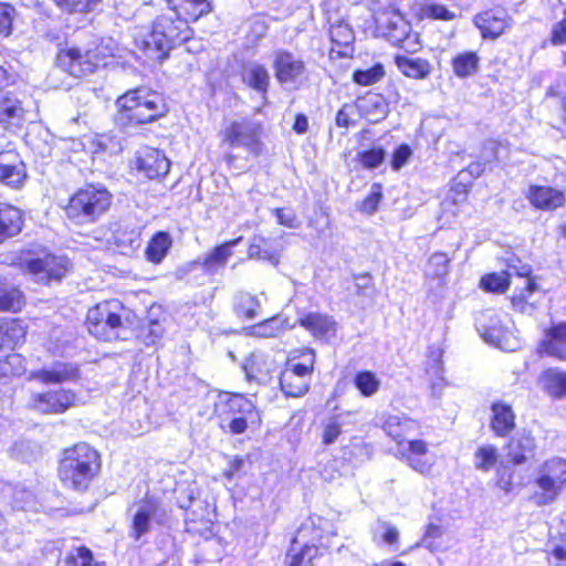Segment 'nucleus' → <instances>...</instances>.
<instances>
[{
  "label": "nucleus",
  "instance_id": "obj_39",
  "mask_svg": "<svg viewBox=\"0 0 566 566\" xmlns=\"http://www.w3.org/2000/svg\"><path fill=\"white\" fill-rule=\"evenodd\" d=\"M359 108L370 122H379L387 115V105L377 94H369L359 103Z\"/></svg>",
  "mask_w": 566,
  "mask_h": 566
},
{
  "label": "nucleus",
  "instance_id": "obj_58",
  "mask_svg": "<svg viewBox=\"0 0 566 566\" xmlns=\"http://www.w3.org/2000/svg\"><path fill=\"white\" fill-rule=\"evenodd\" d=\"M226 130V142H228L231 146L245 145L244 138L247 136V125L244 123L233 122L230 127H227Z\"/></svg>",
  "mask_w": 566,
  "mask_h": 566
},
{
  "label": "nucleus",
  "instance_id": "obj_62",
  "mask_svg": "<svg viewBox=\"0 0 566 566\" xmlns=\"http://www.w3.org/2000/svg\"><path fill=\"white\" fill-rule=\"evenodd\" d=\"M380 533L381 541L387 545H395L399 539V531L398 528L388 523V522H379L378 528L375 533V537Z\"/></svg>",
  "mask_w": 566,
  "mask_h": 566
},
{
  "label": "nucleus",
  "instance_id": "obj_3",
  "mask_svg": "<svg viewBox=\"0 0 566 566\" xmlns=\"http://www.w3.org/2000/svg\"><path fill=\"white\" fill-rule=\"evenodd\" d=\"M192 34L193 31L186 20L179 19L169 10L154 20L151 30L143 39L144 50L151 57L164 61L176 45L188 41Z\"/></svg>",
  "mask_w": 566,
  "mask_h": 566
},
{
  "label": "nucleus",
  "instance_id": "obj_31",
  "mask_svg": "<svg viewBox=\"0 0 566 566\" xmlns=\"http://www.w3.org/2000/svg\"><path fill=\"white\" fill-rule=\"evenodd\" d=\"M270 84L268 70L260 65H250V88L255 92V103L250 105L255 112H260L266 104V92Z\"/></svg>",
  "mask_w": 566,
  "mask_h": 566
},
{
  "label": "nucleus",
  "instance_id": "obj_43",
  "mask_svg": "<svg viewBox=\"0 0 566 566\" xmlns=\"http://www.w3.org/2000/svg\"><path fill=\"white\" fill-rule=\"evenodd\" d=\"M1 332L6 337L7 346L14 347L23 343L27 335V326L20 319H6L1 326Z\"/></svg>",
  "mask_w": 566,
  "mask_h": 566
},
{
  "label": "nucleus",
  "instance_id": "obj_40",
  "mask_svg": "<svg viewBox=\"0 0 566 566\" xmlns=\"http://www.w3.org/2000/svg\"><path fill=\"white\" fill-rule=\"evenodd\" d=\"M479 56L474 52H463L452 59V69L458 77L473 75L479 69Z\"/></svg>",
  "mask_w": 566,
  "mask_h": 566
},
{
  "label": "nucleus",
  "instance_id": "obj_46",
  "mask_svg": "<svg viewBox=\"0 0 566 566\" xmlns=\"http://www.w3.org/2000/svg\"><path fill=\"white\" fill-rule=\"evenodd\" d=\"M345 416H348V412L336 413L325 420L322 433V442L325 446H329L337 440L342 433Z\"/></svg>",
  "mask_w": 566,
  "mask_h": 566
},
{
  "label": "nucleus",
  "instance_id": "obj_19",
  "mask_svg": "<svg viewBox=\"0 0 566 566\" xmlns=\"http://www.w3.org/2000/svg\"><path fill=\"white\" fill-rule=\"evenodd\" d=\"M526 198L533 207L543 211H553L563 207L566 202L565 192L549 186L531 185Z\"/></svg>",
  "mask_w": 566,
  "mask_h": 566
},
{
  "label": "nucleus",
  "instance_id": "obj_29",
  "mask_svg": "<svg viewBox=\"0 0 566 566\" xmlns=\"http://www.w3.org/2000/svg\"><path fill=\"white\" fill-rule=\"evenodd\" d=\"M538 384L542 390L554 399L566 397V371L548 368L539 375Z\"/></svg>",
  "mask_w": 566,
  "mask_h": 566
},
{
  "label": "nucleus",
  "instance_id": "obj_14",
  "mask_svg": "<svg viewBox=\"0 0 566 566\" xmlns=\"http://www.w3.org/2000/svg\"><path fill=\"white\" fill-rule=\"evenodd\" d=\"M399 457L416 472L428 474L434 463L433 457L429 453L428 444L423 440L409 439L400 442L397 448Z\"/></svg>",
  "mask_w": 566,
  "mask_h": 566
},
{
  "label": "nucleus",
  "instance_id": "obj_15",
  "mask_svg": "<svg viewBox=\"0 0 566 566\" xmlns=\"http://www.w3.org/2000/svg\"><path fill=\"white\" fill-rule=\"evenodd\" d=\"M532 268L528 264L522 263L520 259L510 256L506 259V270L500 273H490L484 275L480 285L483 290L494 293H503L507 290L510 284V276H527L531 275Z\"/></svg>",
  "mask_w": 566,
  "mask_h": 566
},
{
  "label": "nucleus",
  "instance_id": "obj_11",
  "mask_svg": "<svg viewBox=\"0 0 566 566\" xmlns=\"http://www.w3.org/2000/svg\"><path fill=\"white\" fill-rule=\"evenodd\" d=\"M273 67L277 82L286 90H297L307 80L304 61L289 51L275 52Z\"/></svg>",
  "mask_w": 566,
  "mask_h": 566
},
{
  "label": "nucleus",
  "instance_id": "obj_22",
  "mask_svg": "<svg viewBox=\"0 0 566 566\" xmlns=\"http://www.w3.org/2000/svg\"><path fill=\"white\" fill-rule=\"evenodd\" d=\"M25 111L21 102L10 93H0V125L15 130L23 125Z\"/></svg>",
  "mask_w": 566,
  "mask_h": 566
},
{
  "label": "nucleus",
  "instance_id": "obj_55",
  "mask_svg": "<svg viewBox=\"0 0 566 566\" xmlns=\"http://www.w3.org/2000/svg\"><path fill=\"white\" fill-rule=\"evenodd\" d=\"M548 562L554 566H566V538L549 543Z\"/></svg>",
  "mask_w": 566,
  "mask_h": 566
},
{
  "label": "nucleus",
  "instance_id": "obj_63",
  "mask_svg": "<svg viewBox=\"0 0 566 566\" xmlns=\"http://www.w3.org/2000/svg\"><path fill=\"white\" fill-rule=\"evenodd\" d=\"M52 367L56 371L57 379H60L61 382L73 380L78 376L77 368L72 364L55 363L52 365Z\"/></svg>",
  "mask_w": 566,
  "mask_h": 566
},
{
  "label": "nucleus",
  "instance_id": "obj_34",
  "mask_svg": "<svg viewBox=\"0 0 566 566\" xmlns=\"http://www.w3.org/2000/svg\"><path fill=\"white\" fill-rule=\"evenodd\" d=\"M250 259L265 261L275 266L280 261L279 245L272 240L254 237L253 242L250 243Z\"/></svg>",
  "mask_w": 566,
  "mask_h": 566
},
{
  "label": "nucleus",
  "instance_id": "obj_52",
  "mask_svg": "<svg viewBox=\"0 0 566 566\" xmlns=\"http://www.w3.org/2000/svg\"><path fill=\"white\" fill-rule=\"evenodd\" d=\"M421 15L423 18L450 21L455 18V13L447 9L444 6L432 0H427L421 7Z\"/></svg>",
  "mask_w": 566,
  "mask_h": 566
},
{
  "label": "nucleus",
  "instance_id": "obj_26",
  "mask_svg": "<svg viewBox=\"0 0 566 566\" xmlns=\"http://www.w3.org/2000/svg\"><path fill=\"white\" fill-rule=\"evenodd\" d=\"M474 23L483 38L495 39L504 32L509 24V17L503 9H493L478 14Z\"/></svg>",
  "mask_w": 566,
  "mask_h": 566
},
{
  "label": "nucleus",
  "instance_id": "obj_21",
  "mask_svg": "<svg viewBox=\"0 0 566 566\" xmlns=\"http://www.w3.org/2000/svg\"><path fill=\"white\" fill-rule=\"evenodd\" d=\"M382 428L400 447V442H406L410 437L415 436L419 431L420 426L417 420L401 413L387 416Z\"/></svg>",
  "mask_w": 566,
  "mask_h": 566
},
{
  "label": "nucleus",
  "instance_id": "obj_61",
  "mask_svg": "<svg viewBox=\"0 0 566 566\" xmlns=\"http://www.w3.org/2000/svg\"><path fill=\"white\" fill-rule=\"evenodd\" d=\"M272 213L275 216L277 223L286 228L296 229L301 224L295 212L292 209L279 208L272 210Z\"/></svg>",
  "mask_w": 566,
  "mask_h": 566
},
{
  "label": "nucleus",
  "instance_id": "obj_64",
  "mask_svg": "<svg viewBox=\"0 0 566 566\" xmlns=\"http://www.w3.org/2000/svg\"><path fill=\"white\" fill-rule=\"evenodd\" d=\"M513 470L502 467L496 471V484L504 492H510L513 488Z\"/></svg>",
  "mask_w": 566,
  "mask_h": 566
},
{
  "label": "nucleus",
  "instance_id": "obj_51",
  "mask_svg": "<svg viewBox=\"0 0 566 566\" xmlns=\"http://www.w3.org/2000/svg\"><path fill=\"white\" fill-rule=\"evenodd\" d=\"M449 263L450 259L446 253L436 252L429 258L424 273L431 277H443L449 271Z\"/></svg>",
  "mask_w": 566,
  "mask_h": 566
},
{
  "label": "nucleus",
  "instance_id": "obj_13",
  "mask_svg": "<svg viewBox=\"0 0 566 566\" xmlns=\"http://www.w3.org/2000/svg\"><path fill=\"white\" fill-rule=\"evenodd\" d=\"M69 269V260L65 256L46 254L27 262V270L34 275L39 282L61 281Z\"/></svg>",
  "mask_w": 566,
  "mask_h": 566
},
{
  "label": "nucleus",
  "instance_id": "obj_7",
  "mask_svg": "<svg viewBox=\"0 0 566 566\" xmlns=\"http://www.w3.org/2000/svg\"><path fill=\"white\" fill-rule=\"evenodd\" d=\"M331 523L321 517L312 516L297 531L292 547L286 555L287 566H311L312 560L318 555L316 542L323 545L325 534L335 535Z\"/></svg>",
  "mask_w": 566,
  "mask_h": 566
},
{
  "label": "nucleus",
  "instance_id": "obj_32",
  "mask_svg": "<svg viewBox=\"0 0 566 566\" xmlns=\"http://www.w3.org/2000/svg\"><path fill=\"white\" fill-rule=\"evenodd\" d=\"M242 239V237H239L238 239L227 241L223 244L214 248L210 253L203 256L201 261L202 269L207 273L218 272L226 265L229 258L232 255V248L238 245Z\"/></svg>",
  "mask_w": 566,
  "mask_h": 566
},
{
  "label": "nucleus",
  "instance_id": "obj_37",
  "mask_svg": "<svg viewBox=\"0 0 566 566\" xmlns=\"http://www.w3.org/2000/svg\"><path fill=\"white\" fill-rule=\"evenodd\" d=\"M280 385L286 397L296 398L304 396L310 390L311 381L308 378L294 376V374L290 371H282Z\"/></svg>",
  "mask_w": 566,
  "mask_h": 566
},
{
  "label": "nucleus",
  "instance_id": "obj_24",
  "mask_svg": "<svg viewBox=\"0 0 566 566\" xmlns=\"http://www.w3.org/2000/svg\"><path fill=\"white\" fill-rule=\"evenodd\" d=\"M539 350L548 356L566 361V322L553 324L545 332Z\"/></svg>",
  "mask_w": 566,
  "mask_h": 566
},
{
  "label": "nucleus",
  "instance_id": "obj_45",
  "mask_svg": "<svg viewBox=\"0 0 566 566\" xmlns=\"http://www.w3.org/2000/svg\"><path fill=\"white\" fill-rule=\"evenodd\" d=\"M285 323L286 321L276 316L262 323L250 325V336L275 337L285 329Z\"/></svg>",
  "mask_w": 566,
  "mask_h": 566
},
{
  "label": "nucleus",
  "instance_id": "obj_53",
  "mask_svg": "<svg viewBox=\"0 0 566 566\" xmlns=\"http://www.w3.org/2000/svg\"><path fill=\"white\" fill-rule=\"evenodd\" d=\"M385 74L381 64H375L367 70H357L353 74L355 83L364 86L373 85L377 83Z\"/></svg>",
  "mask_w": 566,
  "mask_h": 566
},
{
  "label": "nucleus",
  "instance_id": "obj_56",
  "mask_svg": "<svg viewBox=\"0 0 566 566\" xmlns=\"http://www.w3.org/2000/svg\"><path fill=\"white\" fill-rule=\"evenodd\" d=\"M381 199V186L379 184H373L368 196L360 203V210L368 214H373L378 209Z\"/></svg>",
  "mask_w": 566,
  "mask_h": 566
},
{
  "label": "nucleus",
  "instance_id": "obj_1",
  "mask_svg": "<svg viewBox=\"0 0 566 566\" xmlns=\"http://www.w3.org/2000/svg\"><path fill=\"white\" fill-rule=\"evenodd\" d=\"M116 106L115 122L123 129L151 123L168 112L163 96L146 87L127 91L116 99Z\"/></svg>",
  "mask_w": 566,
  "mask_h": 566
},
{
  "label": "nucleus",
  "instance_id": "obj_2",
  "mask_svg": "<svg viewBox=\"0 0 566 566\" xmlns=\"http://www.w3.org/2000/svg\"><path fill=\"white\" fill-rule=\"evenodd\" d=\"M101 470L98 452L86 443L64 450L59 465V476L65 488L86 491Z\"/></svg>",
  "mask_w": 566,
  "mask_h": 566
},
{
  "label": "nucleus",
  "instance_id": "obj_4",
  "mask_svg": "<svg viewBox=\"0 0 566 566\" xmlns=\"http://www.w3.org/2000/svg\"><path fill=\"white\" fill-rule=\"evenodd\" d=\"M130 314L117 300L101 302L87 312V331L104 342L125 339Z\"/></svg>",
  "mask_w": 566,
  "mask_h": 566
},
{
  "label": "nucleus",
  "instance_id": "obj_48",
  "mask_svg": "<svg viewBox=\"0 0 566 566\" xmlns=\"http://www.w3.org/2000/svg\"><path fill=\"white\" fill-rule=\"evenodd\" d=\"M354 385L365 397L374 396L380 387V381L371 371H359L354 378Z\"/></svg>",
  "mask_w": 566,
  "mask_h": 566
},
{
  "label": "nucleus",
  "instance_id": "obj_16",
  "mask_svg": "<svg viewBox=\"0 0 566 566\" xmlns=\"http://www.w3.org/2000/svg\"><path fill=\"white\" fill-rule=\"evenodd\" d=\"M135 165L149 179L166 176L170 168V161L165 154L151 147H143L136 153Z\"/></svg>",
  "mask_w": 566,
  "mask_h": 566
},
{
  "label": "nucleus",
  "instance_id": "obj_23",
  "mask_svg": "<svg viewBox=\"0 0 566 566\" xmlns=\"http://www.w3.org/2000/svg\"><path fill=\"white\" fill-rule=\"evenodd\" d=\"M300 324L308 331L315 338L329 339L335 337L337 323L327 315L317 312H311L300 317Z\"/></svg>",
  "mask_w": 566,
  "mask_h": 566
},
{
  "label": "nucleus",
  "instance_id": "obj_27",
  "mask_svg": "<svg viewBox=\"0 0 566 566\" xmlns=\"http://www.w3.org/2000/svg\"><path fill=\"white\" fill-rule=\"evenodd\" d=\"M491 429L497 437H506L515 428V415L512 407L503 401L491 406Z\"/></svg>",
  "mask_w": 566,
  "mask_h": 566
},
{
  "label": "nucleus",
  "instance_id": "obj_25",
  "mask_svg": "<svg viewBox=\"0 0 566 566\" xmlns=\"http://www.w3.org/2000/svg\"><path fill=\"white\" fill-rule=\"evenodd\" d=\"M168 9L179 19L190 22L198 21L201 17L211 12L212 6L208 0H166Z\"/></svg>",
  "mask_w": 566,
  "mask_h": 566
},
{
  "label": "nucleus",
  "instance_id": "obj_12",
  "mask_svg": "<svg viewBox=\"0 0 566 566\" xmlns=\"http://www.w3.org/2000/svg\"><path fill=\"white\" fill-rule=\"evenodd\" d=\"M101 52L96 50H81L70 48L61 50L57 54V65L74 77H82L92 74L101 62Z\"/></svg>",
  "mask_w": 566,
  "mask_h": 566
},
{
  "label": "nucleus",
  "instance_id": "obj_59",
  "mask_svg": "<svg viewBox=\"0 0 566 566\" xmlns=\"http://www.w3.org/2000/svg\"><path fill=\"white\" fill-rule=\"evenodd\" d=\"M564 14V18L555 22L551 28L548 41L554 46L566 45V10Z\"/></svg>",
  "mask_w": 566,
  "mask_h": 566
},
{
  "label": "nucleus",
  "instance_id": "obj_44",
  "mask_svg": "<svg viewBox=\"0 0 566 566\" xmlns=\"http://www.w3.org/2000/svg\"><path fill=\"white\" fill-rule=\"evenodd\" d=\"M59 566H105L104 563L95 562L93 553L85 546H81L59 562Z\"/></svg>",
  "mask_w": 566,
  "mask_h": 566
},
{
  "label": "nucleus",
  "instance_id": "obj_8",
  "mask_svg": "<svg viewBox=\"0 0 566 566\" xmlns=\"http://www.w3.org/2000/svg\"><path fill=\"white\" fill-rule=\"evenodd\" d=\"M475 324L486 343L504 352H514L520 347V339L507 314L486 310L476 317Z\"/></svg>",
  "mask_w": 566,
  "mask_h": 566
},
{
  "label": "nucleus",
  "instance_id": "obj_9",
  "mask_svg": "<svg viewBox=\"0 0 566 566\" xmlns=\"http://www.w3.org/2000/svg\"><path fill=\"white\" fill-rule=\"evenodd\" d=\"M376 30L395 46L405 51H417L418 34L411 32L410 24L395 12L375 15Z\"/></svg>",
  "mask_w": 566,
  "mask_h": 566
},
{
  "label": "nucleus",
  "instance_id": "obj_57",
  "mask_svg": "<svg viewBox=\"0 0 566 566\" xmlns=\"http://www.w3.org/2000/svg\"><path fill=\"white\" fill-rule=\"evenodd\" d=\"M164 335V327L158 322H149L146 326L142 327L140 337L145 345H157Z\"/></svg>",
  "mask_w": 566,
  "mask_h": 566
},
{
  "label": "nucleus",
  "instance_id": "obj_49",
  "mask_svg": "<svg viewBox=\"0 0 566 566\" xmlns=\"http://www.w3.org/2000/svg\"><path fill=\"white\" fill-rule=\"evenodd\" d=\"M331 41L339 48L348 49L354 42V33L348 23L338 21L329 29Z\"/></svg>",
  "mask_w": 566,
  "mask_h": 566
},
{
  "label": "nucleus",
  "instance_id": "obj_35",
  "mask_svg": "<svg viewBox=\"0 0 566 566\" xmlns=\"http://www.w3.org/2000/svg\"><path fill=\"white\" fill-rule=\"evenodd\" d=\"M112 241L122 254H132L140 247V233L135 228L117 227L112 234Z\"/></svg>",
  "mask_w": 566,
  "mask_h": 566
},
{
  "label": "nucleus",
  "instance_id": "obj_54",
  "mask_svg": "<svg viewBox=\"0 0 566 566\" xmlns=\"http://www.w3.org/2000/svg\"><path fill=\"white\" fill-rule=\"evenodd\" d=\"M358 161L364 168H377L385 159V150L380 147H374L357 154Z\"/></svg>",
  "mask_w": 566,
  "mask_h": 566
},
{
  "label": "nucleus",
  "instance_id": "obj_20",
  "mask_svg": "<svg viewBox=\"0 0 566 566\" xmlns=\"http://www.w3.org/2000/svg\"><path fill=\"white\" fill-rule=\"evenodd\" d=\"M535 438L526 431L515 433L506 444V457L514 465H522L534 459Z\"/></svg>",
  "mask_w": 566,
  "mask_h": 566
},
{
  "label": "nucleus",
  "instance_id": "obj_6",
  "mask_svg": "<svg viewBox=\"0 0 566 566\" xmlns=\"http://www.w3.org/2000/svg\"><path fill=\"white\" fill-rule=\"evenodd\" d=\"M566 489V459L553 457L541 463L534 473L531 501L537 506L551 505Z\"/></svg>",
  "mask_w": 566,
  "mask_h": 566
},
{
  "label": "nucleus",
  "instance_id": "obj_18",
  "mask_svg": "<svg viewBox=\"0 0 566 566\" xmlns=\"http://www.w3.org/2000/svg\"><path fill=\"white\" fill-rule=\"evenodd\" d=\"M27 179V169L19 154L15 151H3L0 154V182L19 189Z\"/></svg>",
  "mask_w": 566,
  "mask_h": 566
},
{
  "label": "nucleus",
  "instance_id": "obj_38",
  "mask_svg": "<svg viewBox=\"0 0 566 566\" xmlns=\"http://www.w3.org/2000/svg\"><path fill=\"white\" fill-rule=\"evenodd\" d=\"M500 459L499 450L493 444H482L475 452L473 458L474 468L482 472L493 470Z\"/></svg>",
  "mask_w": 566,
  "mask_h": 566
},
{
  "label": "nucleus",
  "instance_id": "obj_30",
  "mask_svg": "<svg viewBox=\"0 0 566 566\" xmlns=\"http://www.w3.org/2000/svg\"><path fill=\"white\" fill-rule=\"evenodd\" d=\"M25 304L22 291L0 275V312L18 313Z\"/></svg>",
  "mask_w": 566,
  "mask_h": 566
},
{
  "label": "nucleus",
  "instance_id": "obj_28",
  "mask_svg": "<svg viewBox=\"0 0 566 566\" xmlns=\"http://www.w3.org/2000/svg\"><path fill=\"white\" fill-rule=\"evenodd\" d=\"M22 226V211L11 205L0 202V243L19 234Z\"/></svg>",
  "mask_w": 566,
  "mask_h": 566
},
{
  "label": "nucleus",
  "instance_id": "obj_41",
  "mask_svg": "<svg viewBox=\"0 0 566 566\" xmlns=\"http://www.w3.org/2000/svg\"><path fill=\"white\" fill-rule=\"evenodd\" d=\"M298 358H302V363H294V358L290 359L285 369L283 371H290L294 374V376H300L302 378H308L311 380V376L314 370L315 363V352L313 349H303Z\"/></svg>",
  "mask_w": 566,
  "mask_h": 566
},
{
  "label": "nucleus",
  "instance_id": "obj_10",
  "mask_svg": "<svg viewBox=\"0 0 566 566\" xmlns=\"http://www.w3.org/2000/svg\"><path fill=\"white\" fill-rule=\"evenodd\" d=\"M130 511L133 513L129 536L135 541H138L143 535L147 534L153 523L161 525L166 522L168 516L164 504L153 496L136 503Z\"/></svg>",
  "mask_w": 566,
  "mask_h": 566
},
{
  "label": "nucleus",
  "instance_id": "obj_60",
  "mask_svg": "<svg viewBox=\"0 0 566 566\" xmlns=\"http://www.w3.org/2000/svg\"><path fill=\"white\" fill-rule=\"evenodd\" d=\"M14 14L15 10L12 6L0 2V36H8L11 33Z\"/></svg>",
  "mask_w": 566,
  "mask_h": 566
},
{
  "label": "nucleus",
  "instance_id": "obj_5",
  "mask_svg": "<svg viewBox=\"0 0 566 566\" xmlns=\"http://www.w3.org/2000/svg\"><path fill=\"white\" fill-rule=\"evenodd\" d=\"M111 206L112 193L104 186L87 185L70 198L65 213L76 224H87L97 221Z\"/></svg>",
  "mask_w": 566,
  "mask_h": 566
},
{
  "label": "nucleus",
  "instance_id": "obj_50",
  "mask_svg": "<svg viewBox=\"0 0 566 566\" xmlns=\"http://www.w3.org/2000/svg\"><path fill=\"white\" fill-rule=\"evenodd\" d=\"M55 6L66 13H87L94 11L99 0H53Z\"/></svg>",
  "mask_w": 566,
  "mask_h": 566
},
{
  "label": "nucleus",
  "instance_id": "obj_17",
  "mask_svg": "<svg viewBox=\"0 0 566 566\" xmlns=\"http://www.w3.org/2000/svg\"><path fill=\"white\" fill-rule=\"evenodd\" d=\"M75 394L71 390L60 389L45 394H33V408L41 413H63L75 402Z\"/></svg>",
  "mask_w": 566,
  "mask_h": 566
},
{
  "label": "nucleus",
  "instance_id": "obj_36",
  "mask_svg": "<svg viewBox=\"0 0 566 566\" xmlns=\"http://www.w3.org/2000/svg\"><path fill=\"white\" fill-rule=\"evenodd\" d=\"M396 65L403 75L416 80H423L431 73L430 63L420 57L397 55Z\"/></svg>",
  "mask_w": 566,
  "mask_h": 566
},
{
  "label": "nucleus",
  "instance_id": "obj_33",
  "mask_svg": "<svg viewBox=\"0 0 566 566\" xmlns=\"http://www.w3.org/2000/svg\"><path fill=\"white\" fill-rule=\"evenodd\" d=\"M521 277L524 279L523 286L514 291L511 303L514 310L531 313L534 308L533 295L538 290V285L530 275Z\"/></svg>",
  "mask_w": 566,
  "mask_h": 566
},
{
  "label": "nucleus",
  "instance_id": "obj_42",
  "mask_svg": "<svg viewBox=\"0 0 566 566\" xmlns=\"http://www.w3.org/2000/svg\"><path fill=\"white\" fill-rule=\"evenodd\" d=\"M171 245V240L168 233L158 232L149 242L146 254L148 260L154 263H159L167 254Z\"/></svg>",
  "mask_w": 566,
  "mask_h": 566
},
{
  "label": "nucleus",
  "instance_id": "obj_47",
  "mask_svg": "<svg viewBox=\"0 0 566 566\" xmlns=\"http://www.w3.org/2000/svg\"><path fill=\"white\" fill-rule=\"evenodd\" d=\"M245 405V399L240 395L223 394L219 396L216 405V410L220 416H234L241 412L242 407Z\"/></svg>",
  "mask_w": 566,
  "mask_h": 566
}]
</instances>
